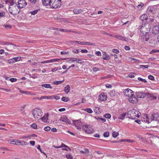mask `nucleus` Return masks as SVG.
Wrapping results in <instances>:
<instances>
[{
    "instance_id": "dca6fc26",
    "label": "nucleus",
    "mask_w": 159,
    "mask_h": 159,
    "mask_svg": "<svg viewBox=\"0 0 159 159\" xmlns=\"http://www.w3.org/2000/svg\"><path fill=\"white\" fill-rule=\"evenodd\" d=\"M136 93L137 97L140 98H143L146 97V94L143 92H136Z\"/></svg>"
},
{
    "instance_id": "f03ea898",
    "label": "nucleus",
    "mask_w": 159,
    "mask_h": 159,
    "mask_svg": "<svg viewBox=\"0 0 159 159\" xmlns=\"http://www.w3.org/2000/svg\"><path fill=\"white\" fill-rule=\"evenodd\" d=\"M151 29V26H150L148 23L145 24L143 25L140 28V31L143 34H149L150 29Z\"/></svg>"
},
{
    "instance_id": "3c124183",
    "label": "nucleus",
    "mask_w": 159,
    "mask_h": 159,
    "mask_svg": "<svg viewBox=\"0 0 159 159\" xmlns=\"http://www.w3.org/2000/svg\"><path fill=\"white\" fill-rule=\"evenodd\" d=\"M148 78L152 80H153L154 79V76L152 75H149L148 76Z\"/></svg>"
},
{
    "instance_id": "ddd939ff",
    "label": "nucleus",
    "mask_w": 159,
    "mask_h": 159,
    "mask_svg": "<svg viewBox=\"0 0 159 159\" xmlns=\"http://www.w3.org/2000/svg\"><path fill=\"white\" fill-rule=\"evenodd\" d=\"M20 57H15L8 60V62L9 63H12L20 61Z\"/></svg>"
},
{
    "instance_id": "58836bf2",
    "label": "nucleus",
    "mask_w": 159,
    "mask_h": 159,
    "mask_svg": "<svg viewBox=\"0 0 159 159\" xmlns=\"http://www.w3.org/2000/svg\"><path fill=\"white\" fill-rule=\"evenodd\" d=\"M109 133L108 131L105 132L103 134V136L105 137H108L109 136Z\"/></svg>"
},
{
    "instance_id": "423d86ee",
    "label": "nucleus",
    "mask_w": 159,
    "mask_h": 159,
    "mask_svg": "<svg viewBox=\"0 0 159 159\" xmlns=\"http://www.w3.org/2000/svg\"><path fill=\"white\" fill-rule=\"evenodd\" d=\"M123 92L124 95L129 98L133 96L134 95L133 92L129 89H127L124 90Z\"/></svg>"
},
{
    "instance_id": "a19ab883",
    "label": "nucleus",
    "mask_w": 159,
    "mask_h": 159,
    "mask_svg": "<svg viewBox=\"0 0 159 159\" xmlns=\"http://www.w3.org/2000/svg\"><path fill=\"white\" fill-rule=\"evenodd\" d=\"M84 110L89 113H92L93 112V111L90 108H86Z\"/></svg>"
},
{
    "instance_id": "412c9836",
    "label": "nucleus",
    "mask_w": 159,
    "mask_h": 159,
    "mask_svg": "<svg viewBox=\"0 0 159 159\" xmlns=\"http://www.w3.org/2000/svg\"><path fill=\"white\" fill-rule=\"evenodd\" d=\"M145 35L143 38V41L144 42L145 41L147 42L149 39V34H144Z\"/></svg>"
},
{
    "instance_id": "338daca9",
    "label": "nucleus",
    "mask_w": 159,
    "mask_h": 159,
    "mask_svg": "<svg viewBox=\"0 0 159 159\" xmlns=\"http://www.w3.org/2000/svg\"><path fill=\"white\" fill-rule=\"evenodd\" d=\"M58 67H55L52 70V71L53 72H55V71H57V70H58Z\"/></svg>"
},
{
    "instance_id": "603ef678",
    "label": "nucleus",
    "mask_w": 159,
    "mask_h": 159,
    "mask_svg": "<svg viewBox=\"0 0 159 159\" xmlns=\"http://www.w3.org/2000/svg\"><path fill=\"white\" fill-rule=\"evenodd\" d=\"M144 6V4L143 3H141L137 7L138 9L140 8L141 7H142Z\"/></svg>"
},
{
    "instance_id": "473e14b6",
    "label": "nucleus",
    "mask_w": 159,
    "mask_h": 159,
    "mask_svg": "<svg viewBox=\"0 0 159 159\" xmlns=\"http://www.w3.org/2000/svg\"><path fill=\"white\" fill-rule=\"evenodd\" d=\"M119 135V133L116 132H114L112 133V136L114 138H116Z\"/></svg>"
},
{
    "instance_id": "20e7f679",
    "label": "nucleus",
    "mask_w": 159,
    "mask_h": 159,
    "mask_svg": "<svg viewBox=\"0 0 159 159\" xmlns=\"http://www.w3.org/2000/svg\"><path fill=\"white\" fill-rule=\"evenodd\" d=\"M32 114L35 119H39L40 118L43 114L41 110L39 108H35L32 111Z\"/></svg>"
},
{
    "instance_id": "69168bd1",
    "label": "nucleus",
    "mask_w": 159,
    "mask_h": 159,
    "mask_svg": "<svg viewBox=\"0 0 159 159\" xmlns=\"http://www.w3.org/2000/svg\"><path fill=\"white\" fill-rule=\"evenodd\" d=\"M81 52L82 53H87L88 51L86 49H82L81 50Z\"/></svg>"
},
{
    "instance_id": "a18cd8bd",
    "label": "nucleus",
    "mask_w": 159,
    "mask_h": 159,
    "mask_svg": "<svg viewBox=\"0 0 159 159\" xmlns=\"http://www.w3.org/2000/svg\"><path fill=\"white\" fill-rule=\"evenodd\" d=\"M8 142L9 143L15 144V140H14L12 139H9L8 140Z\"/></svg>"
},
{
    "instance_id": "f3484780",
    "label": "nucleus",
    "mask_w": 159,
    "mask_h": 159,
    "mask_svg": "<svg viewBox=\"0 0 159 159\" xmlns=\"http://www.w3.org/2000/svg\"><path fill=\"white\" fill-rule=\"evenodd\" d=\"M94 131L93 129L91 127L90 125H88L86 132L88 134H92Z\"/></svg>"
},
{
    "instance_id": "cd10ccee",
    "label": "nucleus",
    "mask_w": 159,
    "mask_h": 159,
    "mask_svg": "<svg viewBox=\"0 0 159 159\" xmlns=\"http://www.w3.org/2000/svg\"><path fill=\"white\" fill-rule=\"evenodd\" d=\"M89 151L88 149L86 148L84 149V151H81L80 153L81 154H86L87 153L89 152Z\"/></svg>"
},
{
    "instance_id": "13d9d810",
    "label": "nucleus",
    "mask_w": 159,
    "mask_h": 159,
    "mask_svg": "<svg viewBox=\"0 0 159 159\" xmlns=\"http://www.w3.org/2000/svg\"><path fill=\"white\" fill-rule=\"evenodd\" d=\"M55 99L56 100H58L60 98V97L59 96L56 95H53V99Z\"/></svg>"
},
{
    "instance_id": "a878e982",
    "label": "nucleus",
    "mask_w": 159,
    "mask_h": 159,
    "mask_svg": "<svg viewBox=\"0 0 159 159\" xmlns=\"http://www.w3.org/2000/svg\"><path fill=\"white\" fill-rule=\"evenodd\" d=\"M42 86L46 88H49L50 89L52 88V87L49 84H44L42 85Z\"/></svg>"
},
{
    "instance_id": "9d476101",
    "label": "nucleus",
    "mask_w": 159,
    "mask_h": 159,
    "mask_svg": "<svg viewBox=\"0 0 159 159\" xmlns=\"http://www.w3.org/2000/svg\"><path fill=\"white\" fill-rule=\"evenodd\" d=\"M139 19L142 21L143 23H145L147 22V20H148V17L147 16L146 14L142 15L139 18Z\"/></svg>"
},
{
    "instance_id": "864d4df0",
    "label": "nucleus",
    "mask_w": 159,
    "mask_h": 159,
    "mask_svg": "<svg viewBox=\"0 0 159 159\" xmlns=\"http://www.w3.org/2000/svg\"><path fill=\"white\" fill-rule=\"evenodd\" d=\"M20 141L18 140H15V144L20 145Z\"/></svg>"
},
{
    "instance_id": "7c9ffc66",
    "label": "nucleus",
    "mask_w": 159,
    "mask_h": 159,
    "mask_svg": "<svg viewBox=\"0 0 159 159\" xmlns=\"http://www.w3.org/2000/svg\"><path fill=\"white\" fill-rule=\"evenodd\" d=\"M59 59L54 58L52 59L49 60L50 63L53 62H54L57 61H59Z\"/></svg>"
},
{
    "instance_id": "b1692460",
    "label": "nucleus",
    "mask_w": 159,
    "mask_h": 159,
    "mask_svg": "<svg viewBox=\"0 0 159 159\" xmlns=\"http://www.w3.org/2000/svg\"><path fill=\"white\" fill-rule=\"evenodd\" d=\"M70 86L69 85H67L64 88V91L65 92V93H68L70 91Z\"/></svg>"
},
{
    "instance_id": "c9c22d12",
    "label": "nucleus",
    "mask_w": 159,
    "mask_h": 159,
    "mask_svg": "<svg viewBox=\"0 0 159 159\" xmlns=\"http://www.w3.org/2000/svg\"><path fill=\"white\" fill-rule=\"evenodd\" d=\"M84 45H94L95 44L92 43L84 42Z\"/></svg>"
},
{
    "instance_id": "7ed1b4c3",
    "label": "nucleus",
    "mask_w": 159,
    "mask_h": 159,
    "mask_svg": "<svg viewBox=\"0 0 159 159\" xmlns=\"http://www.w3.org/2000/svg\"><path fill=\"white\" fill-rule=\"evenodd\" d=\"M19 7L17 6V4L15 3L14 5H12L9 7L8 10L10 13L11 14H16L20 12V10Z\"/></svg>"
},
{
    "instance_id": "e2e57ef3",
    "label": "nucleus",
    "mask_w": 159,
    "mask_h": 159,
    "mask_svg": "<svg viewBox=\"0 0 159 159\" xmlns=\"http://www.w3.org/2000/svg\"><path fill=\"white\" fill-rule=\"evenodd\" d=\"M95 54L98 56H100L101 55V52L100 51H97L96 52Z\"/></svg>"
},
{
    "instance_id": "39448f33",
    "label": "nucleus",
    "mask_w": 159,
    "mask_h": 159,
    "mask_svg": "<svg viewBox=\"0 0 159 159\" xmlns=\"http://www.w3.org/2000/svg\"><path fill=\"white\" fill-rule=\"evenodd\" d=\"M8 42H6L4 43V44H7L6 46H5V49L7 51H11L12 50L15 49L14 47L16 46V45L13 43H8Z\"/></svg>"
},
{
    "instance_id": "4c0bfd02",
    "label": "nucleus",
    "mask_w": 159,
    "mask_h": 159,
    "mask_svg": "<svg viewBox=\"0 0 159 159\" xmlns=\"http://www.w3.org/2000/svg\"><path fill=\"white\" fill-rule=\"evenodd\" d=\"M144 118L145 119H146V120H144V121H145L146 122H147L148 123H149L150 122L149 121V119L148 117V116L147 115L145 116Z\"/></svg>"
},
{
    "instance_id": "79ce46f5",
    "label": "nucleus",
    "mask_w": 159,
    "mask_h": 159,
    "mask_svg": "<svg viewBox=\"0 0 159 159\" xmlns=\"http://www.w3.org/2000/svg\"><path fill=\"white\" fill-rule=\"evenodd\" d=\"M120 39L122 40H124L125 41H128V39L125 38V37H123L122 36H120V37L119 39Z\"/></svg>"
},
{
    "instance_id": "09e8293b",
    "label": "nucleus",
    "mask_w": 159,
    "mask_h": 159,
    "mask_svg": "<svg viewBox=\"0 0 159 159\" xmlns=\"http://www.w3.org/2000/svg\"><path fill=\"white\" fill-rule=\"evenodd\" d=\"M70 59H71V60H69L67 61H69L71 60L73 62L75 61H77L78 59V58H71Z\"/></svg>"
},
{
    "instance_id": "bf43d9fd",
    "label": "nucleus",
    "mask_w": 159,
    "mask_h": 159,
    "mask_svg": "<svg viewBox=\"0 0 159 159\" xmlns=\"http://www.w3.org/2000/svg\"><path fill=\"white\" fill-rule=\"evenodd\" d=\"M5 12L4 11H2L0 12V17H2L5 15Z\"/></svg>"
},
{
    "instance_id": "de8ad7c7",
    "label": "nucleus",
    "mask_w": 159,
    "mask_h": 159,
    "mask_svg": "<svg viewBox=\"0 0 159 159\" xmlns=\"http://www.w3.org/2000/svg\"><path fill=\"white\" fill-rule=\"evenodd\" d=\"M138 79L139 80H140L142 82H147V81H146V80H145V79H142V78H140V77H139Z\"/></svg>"
},
{
    "instance_id": "6ab92c4d",
    "label": "nucleus",
    "mask_w": 159,
    "mask_h": 159,
    "mask_svg": "<svg viewBox=\"0 0 159 159\" xmlns=\"http://www.w3.org/2000/svg\"><path fill=\"white\" fill-rule=\"evenodd\" d=\"M43 4L44 6H48L51 5V0H42Z\"/></svg>"
},
{
    "instance_id": "37998d69",
    "label": "nucleus",
    "mask_w": 159,
    "mask_h": 159,
    "mask_svg": "<svg viewBox=\"0 0 159 159\" xmlns=\"http://www.w3.org/2000/svg\"><path fill=\"white\" fill-rule=\"evenodd\" d=\"M157 52H159V50H156L155 49H153L150 52V54H152Z\"/></svg>"
},
{
    "instance_id": "72a5a7b5",
    "label": "nucleus",
    "mask_w": 159,
    "mask_h": 159,
    "mask_svg": "<svg viewBox=\"0 0 159 159\" xmlns=\"http://www.w3.org/2000/svg\"><path fill=\"white\" fill-rule=\"evenodd\" d=\"M60 148H63V147L68 148L70 150H71V149L70 148H69L68 146H67V145H66L65 144H64L63 143H62L61 144V145L60 146Z\"/></svg>"
},
{
    "instance_id": "c85d7f7f",
    "label": "nucleus",
    "mask_w": 159,
    "mask_h": 159,
    "mask_svg": "<svg viewBox=\"0 0 159 159\" xmlns=\"http://www.w3.org/2000/svg\"><path fill=\"white\" fill-rule=\"evenodd\" d=\"M64 81V80L61 81H55L53 82V84H54L57 85L58 84H61V83H62Z\"/></svg>"
},
{
    "instance_id": "6e6d98bb",
    "label": "nucleus",
    "mask_w": 159,
    "mask_h": 159,
    "mask_svg": "<svg viewBox=\"0 0 159 159\" xmlns=\"http://www.w3.org/2000/svg\"><path fill=\"white\" fill-rule=\"evenodd\" d=\"M10 80L11 82H13L16 81L17 80L16 78H11L10 79Z\"/></svg>"
},
{
    "instance_id": "052dcab7",
    "label": "nucleus",
    "mask_w": 159,
    "mask_h": 159,
    "mask_svg": "<svg viewBox=\"0 0 159 159\" xmlns=\"http://www.w3.org/2000/svg\"><path fill=\"white\" fill-rule=\"evenodd\" d=\"M87 126H88V125H84L82 126V128L83 130H85V131L86 132V129H87Z\"/></svg>"
},
{
    "instance_id": "8fccbe9b",
    "label": "nucleus",
    "mask_w": 159,
    "mask_h": 159,
    "mask_svg": "<svg viewBox=\"0 0 159 159\" xmlns=\"http://www.w3.org/2000/svg\"><path fill=\"white\" fill-rule=\"evenodd\" d=\"M50 129H51V128L49 126H47L46 127H45L44 128V130L45 131H49Z\"/></svg>"
},
{
    "instance_id": "6e6552de",
    "label": "nucleus",
    "mask_w": 159,
    "mask_h": 159,
    "mask_svg": "<svg viewBox=\"0 0 159 159\" xmlns=\"http://www.w3.org/2000/svg\"><path fill=\"white\" fill-rule=\"evenodd\" d=\"M151 121L152 120L158 121L159 120V115L158 114L153 113L151 116Z\"/></svg>"
},
{
    "instance_id": "4d7b16f0",
    "label": "nucleus",
    "mask_w": 159,
    "mask_h": 159,
    "mask_svg": "<svg viewBox=\"0 0 159 159\" xmlns=\"http://www.w3.org/2000/svg\"><path fill=\"white\" fill-rule=\"evenodd\" d=\"M66 157L68 159H72V157L70 154L66 155Z\"/></svg>"
},
{
    "instance_id": "c03bdc74",
    "label": "nucleus",
    "mask_w": 159,
    "mask_h": 159,
    "mask_svg": "<svg viewBox=\"0 0 159 159\" xmlns=\"http://www.w3.org/2000/svg\"><path fill=\"white\" fill-rule=\"evenodd\" d=\"M38 11V10H36L30 12V13L32 15H34L36 14Z\"/></svg>"
},
{
    "instance_id": "f704fd0d",
    "label": "nucleus",
    "mask_w": 159,
    "mask_h": 159,
    "mask_svg": "<svg viewBox=\"0 0 159 159\" xmlns=\"http://www.w3.org/2000/svg\"><path fill=\"white\" fill-rule=\"evenodd\" d=\"M109 94L110 96L112 97L115 95V91L112 90L109 93Z\"/></svg>"
},
{
    "instance_id": "c756f323",
    "label": "nucleus",
    "mask_w": 159,
    "mask_h": 159,
    "mask_svg": "<svg viewBox=\"0 0 159 159\" xmlns=\"http://www.w3.org/2000/svg\"><path fill=\"white\" fill-rule=\"evenodd\" d=\"M18 89L20 90V92L21 93H24L25 94H26L27 95H28V94H30V93L29 92L21 90H20V89Z\"/></svg>"
},
{
    "instance_id": "9b49d317",
    "label": "nucleus",
    "mask_w": 159,
    "mask_h": 159,
    "mask_svg": "<svg viewBox=\"0 0 159 159\" xmlns=\"http://www.w3.org/2000/svg\"><path fill=\"white\" fill-rule=\"evenodd\" d=\"M59 120L64 122L66 124H70L71 123V121L66 116H63L62 117H61Z\"/></svg>"
},
{
    "instance_id": "5701e85b",
    "label": "nucleus",
    "mask_w": 159,
    "mask_h": 159,
    "mask_svg": "<svg viewBox=\"0 0 159 159\" xmlns=\"http://www.w3.org/2000/svg\"><path fill=\"white\" fill-rule=\"evenodd\" d=\"M82 11V10L80 9H76L73 10V12L74 13L76 14L80 13Z\"/></svg>"
},
{
    "instance_id": "0eeeda50",
    "label": "nucleus",
    "mask_w": 159,
    "mask_h": 159,
    "mask_svg": "<svg viewBox=\"0 0 159 159\" xmlns=\"http://www.w3.org/2000/svg\"><path fill=\"white\" fill-rule=\"evenodd\" d=\"M18 3V6L19 8H22L27 4L25 0H19Z\"/></svg>"
},
{
    "instance_id": "680f3d73",
    "label": "nucleus",
    "mask_w": 159,
    "mask_h": 159,
    "mask_svg": "<svg viewBox=\"0 0 159 159\" xmlns=\"http://www.w3.org/2000/svg\"><path fill=\"white\" fill-rule=\"evenodd\" d=\"M113 52L117 54L119 52V51L117 49H113Z\"/></svg>"
},
{
    "instance_id": "f8f14e48",
    "label": "nucleus",
    "mask_w": 159,
    "mask_h": 159,
    "mask_svg": "<svg viewBox=\"0 0 159 159\" xmlns=\"http://www.w3.org/2000/svg\"><path fill=\"white\" fill-rule=\"evenodd\" d=\"M155 12V11L154 7H149L148 8L147 10V13L148 14H154Z\"/></svg>"
},
{
    "instance_id": "0e129e2a",
    "label": "nucleus",
    "mask_w": 159,
    "mask_h": 159,
    "mask_svg": "<svg viewBox=\"0 0 159 159\" xmlns=\"http://www.w3.org/2000/svg\"><path fill=\"white\" fill-rule=\"evenodd\" d=\"M72 52L76 53H78L79 52V49H75L73 50Z\"/></svg>"
},
{
    "instance_id": "2eb2a0df",
    "label": "nucleus",
    "mask_w": 159,
    "mask_h": 159,
    "mask_svg": "<svg viewBox=\"0 0 159 159\" xmlns=\"http://www.w3.org/2000/svg\"><path fill=\"white\" fill-rule=\"evenodd\" d=\"M51 2H52V3L51 5H50V6L52 8H56L58 7L59 6V2H57V1H54V2L52 3L53 1L52 0Z\"/></svg>"
},
{
    "instance_id": "bb28decb",
    "label": "nucleus",
    "mask_w": 159,
    "mask_h": 159,
    "mask_svg": "<svg viewBox=\"0 0 159 159\" xmlns=\"http://www.w3.org/2000/svg\"><path fill=\"white\" fill-rule=\"evenodd\" d=\"M127 116V113H123V114L120 115L119 117V118L120 119L123 120L125 117V116Z\"/></svg>"
},
{
    "instance_id": "ea45409f",
    "label": "nucleus",
    "mask_w": 159,
    "mask_h": 159,
    "mask_svg": "<svg viewBox=\"0 0 159 159\" xmlns=\"http://www.w3.org/2000/svg\"><path fill=\"white\" fill-rule=\"evenodd\" d=\"M28 143L24 141H20V144L22 145H27Z\"/></svg>"
},
{
    "instance_id": "e433bc0d",
    "label": "nucleus",
    "mask_w": 159,
    "mask_h": 159,
    "mask_svg": "<svg viewBox=\"0 0 159 159\" xmlns=\"http://www.w3.org/2000/svg\"><path fill=\"white\" fill-rule=\"evenodd\" d=\"M104 116L106 118L110 119L111 117V115L109 113H106Z\"/></svg>"
},
{
    "instance_id": "4468645a",
    "label": "nucleus",
    "mask_w": 159,
    "mask_h": 159,
    "mask_svg": "<svg viewBox=\"0 0 159 159\" xmlns=\"http://www.w3.org/2000/svg\"><path fill=\"white\" fill-rule=\"evenodd\" d=\"M128 100L129 102L133 103L137 102L138 100L136 97L134 95L130 97Z\"/></svg>"
},
{
    "instance_id": "2f4dec72",
    "label": "nucleus",
    "mask_w": 159,
    "mask_h": 159,
    "mask_svg": "<svg viewBox=\"0 0 159 159\" xmlns=\"http://www.w3.org/2000/svg\"><path fill=\"white\" fill-rule=\"evenodd\" d=\"M61 100L63 101L67 102L69 100V98L66 97H62L61 98Z\"/></svg>"
},
{
    "instance_id": "5fc2aeb1",
    "label": "nucleus",
    "mask_w": 159,
    "mask_h": 159,
    "mask_svg": "<svg viewBox=\"0 0 159 159\" xmlns=\"http://www.w3.org/2000/svg\"><path fill=\"white\" fill-rule=\"evenodd\" d=\"M78 41H69V43H70V44H72V43H78Z\"/></svg>"
},
{
    "instance_id": "a211bd4d",
    "label": "nucleus",
    "mask_w": 159,
    "mask_h": 159,
    "mask_svg": "<svg viewBox=\"0 0 159 159\" xmlns=\"http://www.w3.org/2000/svg\"><path fill=\"white\" fill-rule=\"evenodd\" d=\"M107 98V96L104 94V93H101L98 98V99L100 101H103L106 100Z\"/></svg>"
},
{
    "instance_id": "393cba45",
    "label": "nucleus",
    "mask_w": 159,
    "mask_h": 159,
    "mask_svg": "<svg viewBox=\"0 0 159 159\" xmlns=\"http://www.w3.org/2000/svg\"><path fill=\"white\" fill-rule=\"evenodd\" d=\"M6 3H9L10 6H12V5H14L15 3L14 2L13 0H6L5 1Z\"/></svg>"
},
{
    "instance_id": "4be33fe9",
    "label": "nucleus",
    "mask_w": 159,
    "mask_h": 159,
    "mask_svg": "<svg viewBox=\"0 0 159 159\" xmlns=\"http://www.w3.org/2000/svg\"><path fill=\"white\" fill-rule=\"evenodd\" d=\"M103 58L106 60H108L110 59V57L109 55H106L105 52L103 53Z\"/></svg>"
},
{
    "instance_id": "774afa93",
    "label": "nucleus",
    "mask_w": 159,
    "mask_h": 159,
    "mask_svg": "<svg viewBox=\"0 0 159 159\" xmlns=\"http://www.w3.org/2000/svg\"><path fill=\"white\" fill-rule=\"evenodd\" d=\"M126 50H130V47L129 46H125L124 48Z\"/></svg>"
},
{
    "instance_id": "49530a36",
    "label": "nucleus",
    "mask_w": 159,
    "mask_h": 159,
    "mask_svg": "<svg viewBox=\"0 0 159 159\" xmlns=\"http://www.w3.org/2000/svg\"><path fill=\"white\" fill-rule=\"evenodd\" d=\"M31 126L34 129H36L37 128V125L35 123H33L31 125Z\"/></svg>"
},
{
    "instance_id": "aec40b11",
    "label": "nucleus",
    "mask_w": 159,
    "mask_h": 159,
    "mask_svg": "<svg viewBox=\"0 0 159 159\" xmlns=\"http://www.w3.org/2000/svg\"><path fill=\"white\" fill-rule=\"evenodd\" d=\"M49 114H47L46 115H44L43 117L41 118V119L44 122H46L48 119V117L49 116Z\"/></svg>"
},
{
    "instance_id": "f257e3e1",
    "label": "nucleus",
    "mask_w": 159,
    "mask_h": 159,
    "mask_svg": "<svg viewBox=\"0 0 159 159\" xmlns=\"http://www.w3.org/2000/svg\"><path fill=\"white\" fill-rule=\"evenodd\" d=\"M140 114L139 111L133 109L128 111L127 112V117L133 120H135L139 117Z\"/></svg>"
},
{
    "instance_id": "1a4fd4ad",
    "label": "nucleus",
    "mask_w": 159,
    "mask_h": 159,
    "mask_svg": "<svg viewBox=\"0 0 159 159\" xmlns=\"http://www.w3.org/2000/svg\"><path fill=\"white\" fill-rule=\"evenodd\" d=\"M152 33L156 34L159 33V26L157 25H155L152 28Z\"/></svg>"
}]
</instances>
